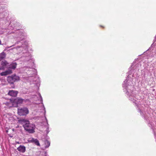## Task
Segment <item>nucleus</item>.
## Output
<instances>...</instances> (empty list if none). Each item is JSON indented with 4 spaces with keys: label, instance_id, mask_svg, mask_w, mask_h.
<instances>
[{
    "label": "nucleus",
    "instance_id": "nucleus-24",
    "mask_svg": "<svg viewBox=\"0 0 156 156\" xmlns=\"http://www.w3.org/2000/svg\"><path fill=\"white\" fill-rule=\"evenodd\" d=\"M48 129V128H47V129Z\"/></svg>",
    "mask_w": 156,
    "mask_h": 156
},
{
    "label": "nucleus",
    "instance_id": "nucleus-3",
    "mask_svg": "<svg viewBox=\"0 0 156 156\" xmlns=\"http://www.w3.org/2000/svg\"><path fill=\"white\" fill-rule=\"evenodd\" d=\"M21 122L24 129L29 133H33L35 126L34 124L31 123L29 121L26 119H22Z\"/></svg>",
    "mask_w": 156,
    "mask_h": 156
},
{
    "label": "nucleus",
    "instance_id": "nucleus-10",
    "mask_svg": "<svg viewBox=\"0 0 156 156\" xmlns=\"http://www.w3.org/2000/svg\"><path fill=\"white\" fill-rule=\"evenodd\" d=\"M12 72L11 70H8L5 72H2L0 73V75L1 76H6L9 74H10L12 73Z\"/></svg>",
    "mask_w": 156,
    "mask_h": 156
},
{
    "label": "nucleus",
    "instance_id": "nucleus-13",
    "mask_svg": "<svg viewBox=\"0 0 156 156\" xmlns=\"http://www.w3.org/2000/svg\"><path fill=\"white\" fill-rule=\"evenodd\" d=\"M6 57V54L4 52L0 54V61L4 58Z\"/></svg>",
    "mask_w": 156,
    "mask_h": 156
},
{
    "label": "nucleus",
    "instance_id": "nucleus-19",
    "mask_svg": "<svg viewBox=\"0 0 156 156\" xmlns=\"http://www.w3.org/2000/svg\"><path fill=\"white\" fill-rule=\"evenodd\" d=\"M40 105V106H41V107H44V105L42 103H41Z\"/></svg>",
    "mask_w": 156,
    "mask_h": 156
},
{
    "label": "nucleus",
    "instance_id": "nucleus-2",
    "mask_svg": "<svg viewBox=\"0 0 156 156\" xmlns=\"http://www.w3.org/2000/svg\"><path fill=\"white\" fill-rule=\"evenodd\" d=\"M23 43V42H21ZM28 44L27 42H25L23 44H22V45L21 47L17 46L16 48L18 49L20 48V50L24 51L23 52V53H25L22 59L25 62L29 61L31 63L32 66H33L34 65V60L32 58L31 55L28 52H27L28 51Z\"/></svg>",
    "mask_w": 156,
    "mask_h": 156
},
{
    "label": "nucleus",
    "instance_id": "nucleus-25",
    "mask_svg": "<svg viewBox=\"0 0 156 156\" xmlns=\"http://www.w3.org/2000/svg\"><path fill=\"white\" fill-rule=\"evenodd\" d=\"M155 137H156V136H155Z\"/></svg>",
    "mask_w": 156,
    "mask_h": 156
},
{
    "label": "nucleus",
    "instance_id": "nucleus-11",
    "mask_svg": "<svg viewBox=\"0 0 156 156\" xmlns=\"http://www.w3.org/2000/svg\"><path fill=\"white\" fill-rule=\"evenodd\" d=\"M7 64H8V63L6 61H2L1 62V65L2 66L1 67H0V70L3 69Z\"/></svg>",
    "mask_w": 156,
    "mask_h": 156
},
{
    "label": "nucleus",
    "instance_id": "nucleus-15",
    "mask_svg": "<svg viewBox=\"0 0 156 156\" xmlns=\"http://www.w3.org/2000/svg\"><path fill=\"white\" fill-rule=\"evenodd\" d=\"M50 142L48 140H46L44 142L45 147V148L49 147L50 145Z\"/></svg>",
    "mask_w": 156,
    "mask_h": 156
},
{
    "label": "nucleus",
    "instance_id": "nucleus-1",
    "mask_svg": "<svg viewBox=\"0 0 156 156\" xmlns=\"http://www.w3.org/2000/svg\"><path fill=\"white\" fill-rule=\"evenodd\" d=\"M136 79L134 75L128 76L126 80L123 83L124 91L128 96L129 100L135 103L136 106H138L140 104L141 96L138 94L134 88Z\"/></svg>",
    "mask_w": 156,
    "mask_h": 156
},
{
    "label": "nucleus",
    "instance_id": "nucleus-14",
    "mask_svg": "<svg viewBox=\"0 0 156 156\" xmlns=\"http://www.w3.org/2000/svg\"><path fill=\"white\" fill-rule=\"evenodd\" d=\"M16 63H13L10 64L9 66V68L11 69H15L16 67Z\"/></svg>",
    "mask_w": 156,
    "mask_h": 156
},
{
    "label": "nucleus",
    "instance_id": "nucleus-21",
    "mask_svg": "<svg viewBox=\"0 0 156 156\" xmlns=\"http://www.w3.org/2000/svg\"><path fill=\"white\" fill-rule=\"evenodd\" d=\"M45 119H46V118H45ZM46 121H47V125H48V122H47V119H46Z\"/></svg>",
    "mask_w": 156,
    "mask_h": 156
},
{
    "label": "nucleus",
    "instance_id": "nucleus-8",
    "mask_svg": "<svg viewBox=\"0 0 156 156\" xmlns=\"http://www.w3.org/2000/svg\"><path fill=\"white\" fill-rule=\"evenodd\" d=\"M17 150L20 152L24 153L26 151V147L24 146L21 145L17 148Z\"/></svg>",
    "mask_w": 156,
    "mask_h": 156
},
{
    "label": "nucleus",
    "instance_id": "nucleus-5",
    "mask_svg": "<svg viewBox=\"0 0 156 156\" xmlns=\"http://www.w3.org/2000/svg\"><path fill=\"white\" fill-rule=\"evenodd\" d=\"M27 36L26 32L23 31V30L20 31L19 33L18 36L17 37L18 40L22 41L25 39Z\"/></svg>",
    "mask_w": 156,
    "mask_h": 156
},
{
    "label": "nucleus",
    "instance_id": "nucleus-20",
    "mask_svg": "<svg viewBox=\"0 0 156 156\" xmlns=\"http://www.w3.org/2000/svg\"><path fill=\"white\" fill-rule=\"evenodd\" d=\"M6 105H9V104H10V103H8V102H7V103H5Z\"/></svg>",
    "mask_w": 156,
    "mask_h": 156
},
{
    "label": "nucleus",
    "instance_id": "nucleus-22",
    "mask_svg": "<svg viewBox=\"0 0 156 156\" xmlns=\"http://www.w3.org/2000/svg\"><path fill=\"white\" fill-rule=\"evenodd\" d=\"M19 43V41H17V43L18 44Z\"/></svg>",
    "mask_w": 156,
    "mask_h": 156
},
{
    "label": "nucleus",
    "instance_id": "nucleus-4",
    "mask_svg": "<svg viewBox=\"0 0 156 156\" xmlns=\"http://www.w3.org/2000/svg\"><path fill=\"white\" fill-rule=\"evenodd\" d=\"M28 112L27 108H19L18 109V114L20 115H26Z\"/></svg>",
    "mask_w": 156,
    "mask_h": 156
},
{
    "label": "nucleus",
    "instance_id": "nucleus-6",
    "mask_svg": "<svg viewBox=\"0 0 156 156\" xmlns=\"http://www.w3.org/2000/svg\"><path fill=\"white\" fill-rule=\"evenodd\" d=\"M23 101V100L21 98H16L15 99L12 98L10 100V103L11 104L16 103L18 105L22 103Z\"/></svg>",
    "mask_w": 156,
    "mask_h": 156
},
{
    "label": "nucleus",
    "instance_id": "nucleus-18",
    "mask_svg": "<svg viewBox=\"0 0 156 156\" xmlns=\"http://www.w3.org/2000/svg\"><path fill=\"white\" fill-rule=\"evenodd\" d=\"M32 70H33L34 72L33 74L34 75H36L37 73L36 70L35 69H32Z\"/></svg>",
    "mask_w": 156,
    "mask_h": 156
},
{
    "label": "nucleus",
    "instance_id": "nucleus-16",
    "mask_svg": "<svg viewBox=\"0 0 156 156\" xmlns=\"http://www.w3.org/2000/svg\"><path fill=\"white\" fill-rule=\"evenodd\" d=\"M12 76V77H13V78L15 82L19 80H20V77L19 76H16V75H14Z\"/></svg>",
    "mask_w": 156,
    "mask_h": 156
},
{
    "label": "nucleus",
    "instance_id": "nucleus-23",
    "mask_svg": "<svg viewBox=\"0 0 156 156\" xmlns=\"http://www.w3.org/2000/svg\"><path fill=\"white\" fill-rule=\"evenodd\" d=\"M44 110H45V108H44Z\"/></svg>",
    "mask_w": 156,
    "mask_h": 156
},
{
    "label": "nucleus",
    "instance_id": "nucleus-12",
    "mask_svg": "<svg viewBox=\"0 0 156 156\" xmlns=\"http://www.w3.org/2000/svg\"><path fill=\"white\" fill-rule=\"evenodd\" d=\"M7 80L9 83H10L12 84L15 82L12 76H8L7 79Z\"/></svg>",
    "mask_w": 156,
    "mask_h": 156
},
{
    "label": "nucleus",
    "instance_id": "nucleus-7",
    "mask_svg": "<svg viewBox=\"0 0 156 156\" xmlns=\"http://www.w3.org/2000/svg\"><path fill=\"white\" fill-rule=\"evenodd\" d=\"M28 141L29 143H34L37 146H40L39 141L37 139H35L33 137H30L28 139Z\"/></svg>",
    "mask_w": 156,
    "mask_h": 156
},
{
    "label": "nucleus",
    "instance_id": "nucleus-17",
    "mask_svg": "<svg viewBox=\"0 0 156 156\" xmlns=\"http://www.w3.org/2000/svg\"><path fill=\"white\" fill-rule=\"evenodd\" d=\"M38 94L39 97L38 100L40 102H42V98L41 96L40 93H39Z\"/></svg>",
    "mask_w": 156,
    "mask_h": 156
},
{
    "label": "nucleus",
    "instance_id": "nucleus-9",
    "mask_svg": "<svg viewBox=\"0 0 156 156\" xmlns=\"http://www.w3.org/2000/svg\"><path fill=\"white\" fill-rule=\"evenodd\" d=\"M17 93L18 92L17 91L13 90H11L9 91L8 94L9 95L11 96L12 97H16V96Z\"/></svg>",
    "mask_w": 156,
    "mask_h": 156
}]
</instances>
